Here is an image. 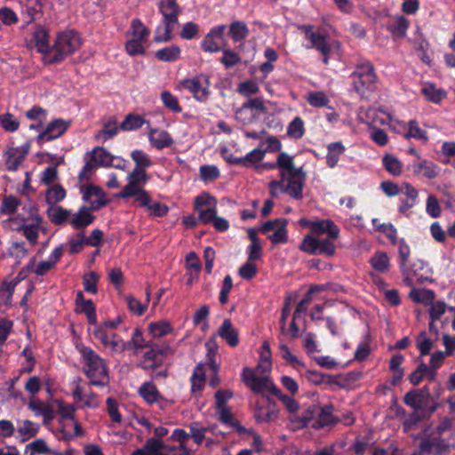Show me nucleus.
<instances>
[{"label": "nucleus", "mask_w": 455, "mask_h": 455, "mask_svg": "<svg viewBox=\"0 0 455 455\" xmlns=\"http://www.w3.org/2000/svg\"><path fill=\"white\" fill-rule=\"evenodd\" d=\"M28 408L36 415H42L44 420H52L53 419V411L51 406L44 405L41 401L31 399Z\"/></svg>", "instance_id": "nucleus-39"}, {"label": "nucleus", "mask_w": 455, "mask_h": 455, "mask_svg": "<svg viewBox=\"0 0 455 455\" xmlns=\"http://www.w3.org/2000/svg\"><path fill=\"white\" fill-rule=\"evenodd\" d=\"M34 39L39 52L43 54L52 53V46L49 44V34L46 29L43 28H37L34 33Z\"/></svg>", "instance_id": "nucleus-29"}, {"label": "nucleus", "mask_w": 455, "mask_h": 455, "mask_svg": "<svg viewBox=\"0 0 455 455\" xmlns=\"http://www.w3.org/2000/svg\"><path fill=\"white\" fill-rule=\"evenodd\" d=\"M287 224L288 220L286 219L282 220L276 230L268 236L273 244L286 243L288 242Z\"/></svg>", "instance_id": "nucleus-46"}, {"label": "nucleus", "mask_w": 455, "mask_h": 455, "mask_svg": "<svg viewBox=\"0 0 455 455\" xmlns=\"http://www.w3.org/2000/svg\"><path fill=\"white\" fill-rule=\"evenodd\" d=\"M19 231H22L23 235L29 241L32 245L37 243L38 239V228L32 224H23L18 229Z\"/></svg>", "instance_id": "nucleus-63"}, {"label": "nucleus", "mask_w": 455, "mask_h": 455, "mask_svg": "<svg viewBox=\"0 0 455 455\" xmlns=\"http://www.w3.org/2000/svg\"><path fill=\"white\" fill-rule=\"evenodd\" d=\"M421 93L428 101L438 104L446 98L447 92L443 89H438L433 84H427L421 88Z\"/></svg>", "instance_id": "nucleus-31"}, {"label": "nucleus", "mask_w": 455, "mask_h": 455, "mask_svg": "<svg viewBox=\"0 0 455 455\" xmlns=\"http://www.w3.org/2000/svg\"><path fill=\"white\" fill-rule=\"evenodd\" d=\"M128 184L124 187L122 191L116 194L115 196L117 198L126 199V196L133 194L132 189L141 188L148 180L147 171L133 169L127 176Z\"/></svg>", "instance_id": "nucleus-13"}, {"label": "nucleus", "mask_w": 455, "mask_h": 455, "mask_svg": "<svg viewBox=\"0 0 455 455\" xmlns=\"http://www.w3.org/2000/svg\"><path fill=\"white\" fill-rule=\"evenodd\" d=\"M81 193L83 200L90 204L89 206L92 211H99L110 203V200L107 198L106 192L97 185L90 184L81 187Z\"/></svg>", "instance_id": "nucleus-8"}, {"label": "nucleus", "mask_w": 455, "mask_h": 455, "mask_svg": "<svg viewBox=\"0 0 455 455\" xmlns=\"http://www.w3.org/2000/svg\"><path fill=\"white\" fill-rule=\"evenodd\" d=\"M28 4L22 10V14L26 16L25 22L29 24L42 16L43 4L40 0H27Z\"/></svg>", "instance_id": "nucleus-27"}, {"label": "nucleus", "mask_w": 455, "mask_h": 455, "mask_svg": "<svg viewBox=\"0 0 455 455\" xmlns=\"http://www.w3.org/2000/svg\"><path fill=\"white\" fill-rule=\"evenodd\" d=\"M304 376L308 382L312 383L315 386H318L323 383H327L328 385H337L341 388L345 387L343 384H340L334 379L335 378H341V374L332 376L331 374L322 373L317 371L307 370L306 371Z\"/></svg>", "instance_id": "nucleus-16"}, {"label": "nucleus", "mask_w": 455, "mask_h": 455, "mask_svg": "<svg viewBox=\"0 0 455 455\" xmlns=\"http://www.w3.org/2000/svg\"><path fill=\"white\" fill-rule=\"evenodd\" d=\"M312 25H301L299 27V29L304 31L306 39L311 44L308 48L318 51L323 56V62L327 65L331 52V48L327 42V36L319 31H314Z\"/></svg>", "instance_id": "nucleus-6"}, {"label": "nucleus", "mask_w": 455, "mask_h": 455, "mask_svg": "<svg viewBox=\"0 0 455 455\" xmlns=\"http://www.w3.org/2000/svg\"><path fill=\"white\" fill-rule=\"evenodd\" d=\"M92 154L97 156L96 163L99 166L110 167L112 161H115V156L102 147H96L92 151L87 153V155Z\"/></svg>", "instance_id": "nucleus-44"}, {"label": "nucleus", "mask_w": 455, "mask_h": 455, "mask_svg": "<svg viewBox=\"0 0 455 455\" xmlns=\"http://www.w3.org/2000/svg\"><path fill=\"white\" fill-rule=\"evenodd\" d=\"M131 35L133 39L144 40L149 34V29L142 23L140 19H133L131 22Z\"/></svg>", "instance_id": "nucleus-48"}, {"label": "nucleus", "mask_w": 455, "mask_h": 455, "mask_svg": "<svg viewBox=\"0 0 455 455\" xmlns=\"http://www.w3.org/2000/svg\"><path fill=\"white\" fill-rule=\"evenodd\" d=\"M396 244L398 245V259L401 272L403 275H407L409 273L407 262L411 255V248L403 238H401Z\"/></svg>", "instance_id": "nucleus-32"}, {"label": "nucleus", "mask_w": 455, "mask_h": 455, "mask_svg": "<svg viewBox=\"0 0 455 455\" xmlns=\"http://www.w3.org/2000/svg\"><path fill=\"white\" fill-rule=\"evenodd\" d=\"M50 221L56 226H62L69 221L71 211L60 205H51L46 211Z\"/></svg>", "instance_id": "nucleus-20"}, {"label": "nucleus", "mask_w": 455, "mask_h": 455, "mask_svg": "<svg viewBox=\"0 0 455 455\" xmlns=\"http://www.w3.org/2000/svg\"><path fill=\"white\" fill-rule=\"evenodd\" d=\"M100 276L96 272H90L84 276V291L92 294L98 292V282Z\"/></svg>", "instance_id": "nucleus-55"}, {"label": "nucleus", "mask_w": 455, "mask_h": 455, "mask_svg": "<svg viewBox=\"0 0 455 455\" xmlns=\"http://www.w3.org/2000/svg\"><path fill=\"white\" fill-rule=\"evenodd\" d=\"M267 150L255 148L249 152L246 156H242V165L244 167H252L254 164L260 162L266 154Z\"/></svg>", "instance_id": "nucleus-50"}, {"label": "nucleus", "mask_w": 455, "mask_h": 455, "mask_svg": "<svg viewBox=\"0 0 455 455\" xmlns=\"http://www.w3.org/2000/svg\"><path fill=\"white\" fill-rule=\"evenodd\" d=\"M144 124H149V122L140 115L131 113L125 116L119 128L122 131L129 132L141 128Z\"/></svg>", "instance_id": "nucleus-30"}, {"label": "nucleus", "mask_w": 455, "mask_h": 455, "mask_svg": "<svg viewBox=\"0 0 455 455\" xmlns=\"http://www.w3.org/2000/svg\"><path fill=\"white\" fill-rule=\"evenodd\" d=\"M65 197V188L60 184H55L47 189L45 195V201L47 204H49L50 206L57 205V204L61 202Z\"/></svg>", "instance_id": "nucleus-34"}, {"label": "nucleus", "mask_w": 455, "mask_h": 455, "mask_svg": "<svg viewBox=\"0 0 455 455\" xmlns=\"http://www.w3.org/2000/svg\"><path fill=\"white\" fill-rule=\"evenodd\" d=\"M153 339L146 340L141 329L136 328L132 339L126 341L127 350L135 349L137 352L153 346Z\"/></svg>", "instance_id": "nucleus-25"}, {"label": "nucleus", "mask_w": 455, "mask_h": 455, "mask_svg": "<svg viewBox=\"0 0 455 455\" xmlns=\"http://www.w3.org/2000/svg\"><path fill=\"white\" fill-rule=\"evenodd\" d=\"M219 336L226 340V342L231 347H235L239 344V333L238 331L233 326V323L229 318L223 321L222 324L218 330Z\"/></svg>", "instance_id": "nucleus-17"}, {"label": "nucleus", "mask_w": 455, "mask_h": 455, "mask_svg": "<svg viewBox=\"0 0 455 455\" xmlns=\"http://www.w3.org/2000/svg\"><path fill=\"white\" fill-rule=\"evenodd\" d=\"M138 394L148 404H153L155 403H159V402H167L161 395L156 386L152 381L144 382L139 387Z\"/></svg>", "instance_id": "nucleus-15"}, {"label": "nucleus", "mask_w": 455, "mask_h": 455, "mask_svg": "<svg viewBox=\"0 0 455 455\" xmlns=\"http://www.w3.org/2000/svg\"><path fill=\"white\" fill-rule=\"evenodd\" d=\"M355 91L363 96L376 88L377 76L374 66L369 60L356 64L355 71L350 76Z\"/></svg>", "instance_id": "nucleus-4"}, {"label": "nucleus", "mask_w": 455, "mask_h": 455, "mask_svg": "<svg viewBox=\"0 0 455 455\" xmlns=\"http://www.w3.org/2000/svg\"><path fill=\"white\" fill-rule=\"evenodd\" d=\"M158 11L163 15V23L164 25V34H160V26L156 30L154 42L167 43L172 39V31L174 26L178 23L179 16L181 13V8L177 0H160L158 3Z\"/></svg>", "instance_id": "nucleus-3"}, {"label": "nucleus", "mask_w": 455, "mask_h": 455, "mask_svg": "<svg viewBox=\"0 0 455 455\" xmlns=\"http://www.w3.org/2000/svg\"><path fill=\"white\" fill-rule=\"evenodd\" d=\"M406 139L413 138L419 140L427 141V132L422 130L416 120H410L408 123V132L404 134Z\"/></svg>", "instance_id": "nucleus-47"}, {"label": "nucleus", "mask_w": 455, "mask_h": 455, "mask_svg": "<svg viewBox=\"0 0 455 455\" xmlns=\"http://www.w3.org/2000/svg\"><path fill=\"white\" fill-rule=\"evenodd\" d=\"M299 224L303 228H310L311 232L316 235L327 234L328 237L335 240L339 235V228L330 219L310 220L307 219H300Z\"/></svg>", "instance_id": "nucleus-7"}, {"label": "nucleus", "mask_w": 455, "mask_h": 455, "mask_svg": "<svg viewBox=\"0 0 455 455\" xmlns=\"http://www.w3.org/2000/svg\"><path fill=\"white\" fill-rule=\"evenodd\" d=\"M199 172L201 180L205 182L216 180L220 176V172L216 165H202L199 169Z\"/></svg>", "instance_id": "nucleus-51"}, {"label": "nucleus", "mask_w": 455, "mask_h": 455, "mask_svg": "<svg viewBox=\"0 0 455 455\" xmlns=\"http://www.w3.org/2000/svg\"><path fill=\"white\" fill-rule=\"evenodd\" d=\"M319 411L316 405L309 406L300 416H296L291 421L298 424L299 428H305L308 423L315 417Z\"/></svg>", "instance_id": "nucleus-41"}, {"label": "nucleus", "mask_w": 455, "mask_h": 455, "mask_svg": "<svg viewBox=\"0 0 455 455\" xmlns=\"http://www.w3.org/2000/svg\"><path fill=\"white\" fill-rule=\"evenodd\" d=\"M180 47L177 44H172L156 51L155 56L161 61L173 62L180 58Z\"/></svg>", "instance_id": "nucleus-28"}, {"label": "nucleus", "mask_w": 455, "mask_h": 455, "mask_svg": "<svg viewBox=\"0 0 455 455\" xmlns=\"http://www.w3.org/2000/svg\"><path fill=\"white\" fill-rule=\"evenodd\" d=\"M38 430L39 426L28 419L24 420L22 426L18 428V432L25 437V440L35 436Z\"/></svg>", "instance_id": "nucleus-59"}, {"label": "nucleus", "mask_w": 455, "mask_h": 455, "mask_svg": "<svg viewBox=\"0 0 455 455\" xmlns=\"http://www.w3.org/2000/svg\"><path fill=\"white\" fill-rule=\"evenodd\" d=\"M205 374L203 365L197 364L191 377V391L193 394L200 392L204 385Z\"/></svg>", "instance_id": "nucleus-43"}, {"label": "nucleus", "mask_w": 455, "mask_h": 455, "mask_svg": "<svg viewBox=\"0 0 455 455\" xmlns=\"http://www.w3.org/2000/svg\"><path fill=\"white\" fill-rule=\"evenodd\" d=\"M90 156H91L89 160L86 161L83 169L79 172L78 180L80 182L84 180H90L92 177V172L99 167L98 164L96 163L97 156L95 154Z\"/></svg>", "instance_id": "nucleus-49"}, {"label": "nucleus", "mask_w": 455, "mask_h": 455, "mask_svg": "<svg viewBox=\"0 0 455 455\" xmlns=\"http://www.w3.org/2000/svg\"><path fill=\"white\" fill-rule=\"evenodd\" d=\"M148 332L153 339L164 337L172 331L171 323L167 321L153 322L148 324Z\"/></svg>", "instance_id": "nucleus-35"}, {"label": "nucleus", "mask_w": 455, "mask_h": 455, "mask_svg": "<svg viewBox=\"0 0 455 455\" xmlns=\"http://www.w3.org/2000/svg\"><path fill=\"white\" fill-rule=\"evenodd\" d=\"M411 169L414 174L422 173L427 179L432 180L438 176L439 167L428 160H421L419 163L412 164Z\"/></svg>", "instance_id": "nucleus-22"}, {"label": "nucleus", "mask_w": 455, "mask_h": 455, "mask_svg": "<svg viewBox=\"0 0 455 455\" xmlns=\"http://www.w3.org/2000/svg\"><path fill=\"white\" fill-rule=\"evenodd\" d=\"M277 167L280 170V178L282 174H299L301 173L303 167H295L293 157L285 152H281L277 156Z\"/></svg>", "instance_id": "nucleus-23"}, {"label": "nucleus", "mask_w": 455, "mask_h": 455, "mask_svg": "<svg viewBox=\"0 0 455 455\" xmlns=\"http://www.w3.org/2000/svg\"><path fill=\"white\" fill-rule=\"evenodd\" d=\"M384 168L392 175L399 176L402 173L403 164L393 155L387 154L382 159Z\"/></svg>", "instance_id": "nucleus-38"}, {"label": "nucleus", "mask_w": 455, "mask_h": 455, "mask_svg": "<svg viewBox=\"0 0 455 455\" xmlns=\"http://www.w3.org/2000/svg\"><path fill=\"white\" fill-rule=\"evenodd\" d=\"M226 29L225 24L212 27L201 42L202 50L210 53L222 51L223 47L220 45L219 41H224Z\"/></svg>", "instance_id": "nucleus-11"}, {"label": "nucleus", "mask_w": 455, "mask_h": 455, "mask_svg": "<svg viewBox=\"0 0 455 455\" xmlns=\"http://www.w3.org/2000/svg\"><path fill=\"white\" fill-rule=\"evenodd\" d=\"M416 346L419 351L420 356H425L430 354L434 347V342L427 338V332L422 331L416 338Z\"/></svg>", "instance_id": "nucleus-45"}, {"label": "nucleus", "mask_w": 455, "mask_h": 455, "mask_svg": "<svg viewBox=\"0 0 455 455\" xmlns=\"http://www.w3.org/2000/svg\"><path fill=\"white\" fill-rule=\"evenodd\" d=\"M223 56L220 59V62L225 66L226 68H230L241 62V58L233 50L222 48Z\"/></svg>", "instance_id": "nucleus-53"}, {"label": "nucleus", "mask_w": 455, "mask_h": 455, "mask_svg": "<svg viewBox=\"0 0 455 455\" xmlns=\"http://www.w3.org/2000/svg\"><path fill=\"white\" fill-rule=\"evenodd\" d=\"M132 190L133 191V194L127 196L126 199L134 196L135 201L139 204V206L145 207L148 209L151 202V197L148 192L143 189L142 188H134Z\"/></svg>", "instance_id": "nucleus-56"}, {"label": "nucleus", "mask_w": 455, "mask_h": 455, "mask_svg": "<svg viewBox=\"0 0 455 455\" xmlns=\"http://www.w3.org/2000/svg\"><path fill=\"white\" fill-rule=\"evenodd\" d=\"M319 239H316L309 235L303 238L299 249L311 255H317Z\"/></svg>", "instance_id": "nucleus-57"}, {"label": "nucleus", "mask_w": 455, "mask_h": 455, "mask_svg": "<svg viewBox=\"0 0 455 455\" xmlns=\"http://www.w3.org/2000/svg\"><path fill=\"white\" fill-rule=\"evenodd\" d=\"M148 348L139 363V367L145 371H156L162 366L168 355L173 353L168 344L158 345L154 342L153 346Z\"/></svg>", "instance_id": "nucleus-5"}, {"label": "nucleus", "mask_w": 455, "mask_h": 455, "mask_svg": "<svg viewBox=\"0 0 455 455\" xmlns=\"http://www.w3.org/2000/svg\"><path fill=\"white\" fill-rule=\"evenodd\" d=\"M82 44L80 35L75 30L68 29L58 33L52 46V55L47 63L57 64L63 61L67 57L78 51Z\"/></svg>", "instance_id": "nucleus-1"}, {"label": "nucleus", "mask_w": 455, "mask_h": 455, "mask_svg": "<svg viewBox=\"0 0 455 455\" xmlns=\"http://www.w3.org/2000/svg\"><path fill=\"white\" fill-rule=\"evenodd\" d=\"M403 402L406 405L421 412L423 416L432 415L439 406L438 403L428 405L429 400L416 389L407 392L403 397Z\"/></svg>", "instance_id": "nucleus-9"}, {"label": "nucleus", "mask_w": 455, "mask_h": 455, "mask_svg": "<svg viewBox=\"0 0 455 455\" xmlns=\"http://www.w3.org/2000/svg\"><path fill=\"white\" fill-rule=\"evenodd\" d=\"M228 35L235 43H239L249 35V28L244 21H234L229 26Z\"/></svg>", "instance_id": "nucleus-33"}, {"label": "nucleus", "mask_w": 455, "mask_h": 455, "mask_svg": "<svg viewBox=\"0 0 455 455\" xmlns=\"http://www.w3.org/2000/svg\"><path fill=\"white\" fill-rule=\"evenodd\" d=\"M20 205V200L14 196H5L0 205V213L4 215H12Z\"/></svg>", "instance_id": "nucleus-42"}, {"label": "nucleus", "mask_w": 455, "mask_h": 455, "mask_svg": "<svg viewBox=\"0 0 455 455\" xmlns=\"http://www.w3.org/2000/svg\"><path fill=\"white\" fill-rule=\"evenodd\" d=\"M287 134L294 139H300L304 135V124L300 117H295L289 124Z\"/></svg>", "instance_id": "nucleus-54"}, {"label": "nucleus", "mask_w": 455, "mask_h": 455, "mask_svg": "<svg viewBox=\"0 0 455 455\" xmlns=\"http://www.w3.org/2000/svg\"><path fill=\"white\" fill-rule=\"evenodd\" d=\"M182 86L193 93L194 97L198 100H204L208 94L209 90L203 88L200 78L198 76L191 79H184L181 81Z\"/></svg>", "instance_id": "nucleus-24"}, {"label": "nucleus", "mask_w": 455, "mask_h": 455, "mask_svg": "<svg viewBox=\"0 0 455 455\" xmlns=\"http://www.w3.org/2000/svg\"><path fill=\"white\" fill-rule=\"evenodd\" d=\"M148 140L150 144L158 150L169 148L173 143V140L167 131L159 132L155 128L149 129Z\"/></svg>", "instance_id": "nucleus-19"}, {"label": "nucleus", "mask_w": 455, "mask_h": 455, "mask_svg": "<svg viewBox=\"0 0 455 455\" xmlns=\"http://www.w3.org/2000/svg\"><path fill=\"white\" fill-rule=\"evenodd\" d=\"M131 158L135 163L134 169H140L146 171L148 168L153 165V161L150 156L143 150L135 149L131 153Z\"/></svg>", "instance_id": "nucleus-36"}, {"label": "nucleus", "mask_w": 455, "mask_h": 455, "mask_svg": "<svg viewBox=\"0 0 455 455\" xmlns=\"http://www.w3.org/2000/svg\"><path fill=\"white\" fill-rule=\"evenodd\" d=\"M105 347H108L112 352L118 354L127 350L126 341H124L116 333H111V339L107 343Z\"/></svg>", "instance_id": "nucleus-62"}, {"label": "nucleus", "mask_w": 455, "mask_h": 455, "mask_svg": "<svg viewBox=\"0 0 455 455\" xmlns=\"http://www.w3.org/2000/svg\"><path fill=\"white\" fill-rule=\"evenodd\" d=\"M410 22L403 16H395L393 20L387 24V29L395 38H403L409 28Z\"/></svg>", "instance_id": "nucleus-21"}, {"label": "nucleus", "mask_w": 455, "mask_h": 455, "mask_svg": "<svg viewBox=\"0 0 455 455\" xmlns=\"http://www.w3.org/2000/svg\"><path fill=\"white\" fill-rule=\"evenodd\" d=\"M6 155H7V158L5 160L6 169L11 172L17 171L18 168L20 167V165L22 164L24 159L20 155L16 156L17 153L12 148L6 153Z\"/></svg>", "instance_id": "nucleus-61"}, {"label": "nucleus", "mask_w": 455, "mask_h": 455, "mask_svg": "<svg viewBox=\"0 0 455 455\" xmlns=\"http://www.w3.org/2000/svg\"><path fill=\"white\" fill-rule=\"evenodd\" d=\"M307 102L312 107L322 108L327 106L330 100L324 92H315L309 93Z\"/></svg>", "instance_id": "nucleus-60"}, {"label": "nucleus", "mask_w": 455, "mask_h": 455, "mask_svg": "<svg viewBox=\"0 0 455 455\" xmlns=\"http://www.w3.org/2000/svg\"><path fill=\"white\" fill-rule=\"evenodd\" d=\"M346 148L341 141L330 143L327 146L326 164L330 168H334L339 159V156L345 152Z\"/></svg>", "instance_id": "nucleus-26"}, {"label": "nucleus", "mask_w": 455, "mask_h": 455, "mask_svg": "<svg viewBox=\"0 0 455 455\" xmlns=\"http://www.w3.org/2000/svg\"><path fill=\"white\" fill-rule=\"evenodd\" d=\"M371 266L375 270L385 273L389 269V258L386 252L377 251L370 259Z\"/></svg>", "instance_id": "nucleus-37"}, {"label": "nucleus", "mask_w": 455, "mask_h": 455, "mask_svg": "<svg viewBox=\"0 0 455 455\" xmlns=\"http://www.w3.org/2000/svg\"><path fill=\"white\" fill-rule=\"evenodd\" d=\"M80 354L84 361V372L91 379L90 385L105 387L108 382V368L104 360L89 347H83Z\"/></svg>", "instance_id": "nucleus-2"}, {"label": "nucleus", "mask_w": 455, "mask_h": 455, "mask_svg": "<svg viewBox=\"0 0 455 455\" xmlns=\"http://www.w3.org/2000/svg\"><path fill=\"white\" fill-rule=\"evenodd\" d=\"M334 407L331 403H329L320 409L317 412V419L313 424V427L315 429L323 428L327 426H332L339 422V419L333 416Z\"/></svg>", "instance_id": "nucleus-18"}, {"label": "nucleus", "mask_w": 455, "mask_h": 455, "mask_svg": "<svg viewBox=\"0 0 455 455\" xmlns=\"http://www.w3.org/2000/svg\"><path fill=\"white\" fill-rule=\"evenodd\" d=\"M69 125V121L61 118L53 119L46 125L45 129L36 136V142L41 146L44 142L60 138L67 132Z\"/></svg>", "instance_id": "nucleus-10"}, {"label": "nucleus", "mask_w": 455, "mask_h": 455, "mask_svg": "<svg viewBox=\"0 0 455 455\" xmlns=\"http://www.w3.org/2000/svg\"><path fill=\"white\" fill-rule=\"evenodd\" d=\"M92 211V209L89 205L81 206L69 220L72 228L84 231L85 228L92 224L96 217L91 213Z\"/></svg>", "instance_id": "nucleus-14"}, {"label": "nucleus", "mask_w": 455, "mask_h": 455, "mask_svg": "<svg viewBox=\"0 0 455 455\" xmlns=\"http://www.w3.org/2000/svg\"><path fill=\"white\" fill-rule=\"evenodd\" d=\"M258 273V268L252 261H246L238 270L239 275L244 280L253 279Z\"/></svg>", "instance_id": "nucleus-64"}, {"label": "nucleus", "mask_w": 455, "mask_h": 455, "mask_svg": "<svg viewBox=\"0 0 455 455\" xmlns=\"http://www.w3.org/2000/svg\"><path fill=\"white\" fill-rule=\"evenodd\" d=\"M118 129L116 119L112 117L103 124V128L99 132L96 137L106 141L115 137L118 132Z\"/></svg>", "instance_id": "nucleus-40"}, {"label": "nucleus", "mask_w": 455, "mask_h": 455, "mask_svg": "<svg viewBox=\"0 0 455 455\" xmlns=\"http://www.w3.org/2000/svg\"><path fill=\"white\" fill-rule=\"evenodd\" d=\"M251 377L254 379L253 382L250 385V388L252 392L259 394L268 388V385L271 381L268 377H259L256 374H251Z\"/></svg>", "instance_id": "nucleus-58"}, {"label": "nucleus", "mask_w": 455, "mask_h": 455, "mask_svg": "<svg viewBox=\"0 0 455 455\" xmlns=\"http://www.w3.org/2000/svg\"><path fill=\"white\" fill-rule=\"evenodd\" d=\"M306 178L307 174L304 170L299 174H286L287 183H283V193L289 195L291 198L296 200L302 199Z\"/></svg>", "instance_id": "nucleus-12"}, {"label": "nucleus", "mask_w": 455, "mask_h": 455, "mask_svg": "<svg viewBox=\"0 0 455 455\" xmlns=\"http://www.w3.org/2000/svg\"><path fill=\"white\" fill-rule=\"evenodd\" d=\"M161 100L164 106L169 110L174 113L181 112L182 108L179 103L178 98L172 95L170 92L164 91L161 93Z\"/></svg>", "instance_id": "nucleus-52"}]
</instances>
